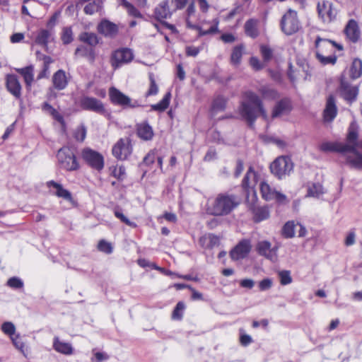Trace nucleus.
<instances>
[{"label":"nucleus","mask_w":362,"mask_h":362,"mask_svg":"<svg viewBox=\"0 0 362 362\" xmlns=\"http://www.w3.org/2000/svg\"><path fill=\"white\" fill-rule=\"evenodd\" d=\"M80 106L83 110L97 113H103L105 112L103 103L100 100L93 97H83L80 100Z\"/></svg>","instance_id":"obj_18"},{"label":"nucleus","mask_w":362,"mask_h":362,"mask_svg":"<svg viewBox=\"0 0 362 362\" xmlns=\"http://www.w3.org/2000/svg\"><path fill=\"white\" fill-rule=\"evenodd\" d=\"M108 173L110 177L116 179L117 182H123L127 177L126 168L123 165H112L108 168Z\"/></svg>","instance_id":"obj_31"},{"label":"nucleus","mask_w":362,"mask_h":362,"mask_svg":"<svg viewBox=\"0 0 362 362\" xmlns=\"http://www.w3.org/2000/svg\"><path fill=\"white\" fill-rule=\"evenodd\" d=\"M340 89L344 99L350 103L354 101L358 95V90L356 86H350L344 78L342 74L340 81Z\"/></svg>","instance_id":"obj_21"},{"label":"nucleus","mask_w":362,"mask_h":362,"mask_svg":"<svg viewBox=\"0 0 362 362\" xmlns=\"http://www.w3.org/2000/svg\"><path fill=\"white\" fill-rule=\"evenodd\" d=\"M258 286L261 291L269 290L272 286V281L269 278L264 279L259 282Z\"/></svg>","instance_id":"obj_60"},{"label":"nucleus","mask_w":362,"mask_h":362,"mask_svg":"<svg viewBox=\"0 0 362 362\" xmlns=\"http://www.w3.org/2000/svg\"><path fill=\"white\" fill-rule=\"evenodd\" d=\"M1 329L5 334L8 335L11 338V337H14V335H16V327L11 322H4L1 325Z\"/></svg>","instance_id":"obj_51"},{"label":"nucleus","mask_w":362,"mask_h":362,"mask_svg":"<svg viewBox=\"0 0 362 362\" xmlns=\"http://www.w3.org/2000/svg\"><path fill=\"white\" fill-rule=\"evenodd\" d=\"M62 40L64 44H69L73 40L72 31L70 28H64Z\"/></svg>","instance_id":"obj_58"},{"label":"nucleus","mask_w":362,"mask_h":362,"mask_svg":"<svg viewBox=\"0 0 362 362\" xmlns=\"http://www.w3.org/2000/svg\"><path fill=\"white\" fill-rule=\"evenodd\" d=\"M173 6H169V0H164L160 2L155 8V16L158 20H163L171 16L175 11H173Z\"/></svg>","instance_id":"obj_26"},{"label":"nucleus","mask_w":362,"mask_h":362,"mask_svg":"<svg viewBox=\"0 0 362 362\" xmlns=\"http://www.w3.org/2000/svg\"><path fill=\"white\" fill-rule=\"evenodd\" d=\"M259 91L264 98L274 100L279 96L276 90L267 86L262 87Z\"/></svg>","instance_id":"obj_48"},{"label":"nucleus","mask_w":362,"mask_h":362,"mask_svg":"<svg viewBox=\"0 0 362 362\" xmlns=\"http://www.w3.org/2000/svg\"><path fill=\"white\" fill-rule=\"evenodd\" d=\"M243 100L238 107V112L246 121L250 128L253 129L255 121L259 116L267 119V112L259 97L250 90L243 93Z\"/></svg>","instance_id":"obj_1"},{"label":"nucleus","mask_w":362,"mask_h":362,"mask_svg":"<svg viewBox=\"0 0 362 362\" xmlns=\"http://www.w3.org/2000/svg\"><path fill=\"white\" fill-rule=\"evenodd\" d=\"M93 54V48L85 45H81L78 47L75 51V55L77 57H88L89 58H92Z\"/></svg>","instance_id":"obj_49"},{"label":"nucleus","mask_w":362,"mask_h":362,"mask_svg":"<svg viewBox=\"0 0 362 362\" xmlns=\"http://www.w3.org/2000/svg\"><path fill=\"white\" fill-rule=\"evenodd\" d=\"M207 236L208 243L206 244V248H213L214 246L219 244V238L217 235L210 233Z\"/></svg>","instance_id":"obj_59"},{"label":"nucleus","mask_w":362,"mask_h":362,"mask_svg":"<svg viewBox=\"0 0 362 362\" xmlns=\"http://www.w3.org/2000/svg\"><path fill=\"white\" fill-rule=\"evenodd\" d=\"M134 58L132 49L128 48H122L115 51L111 57L112 65L113 66H120L130 62Z\"/></svg>","instance_id":"obj_16"},{"label":"nucleus","mask_w":362,"mask_h":362,"mask_svg":"<svg viewBox=\"0 0 362 362\" xmlns=\"http://www.w3.org/2000/svg\"><path fill=\"white\" fill-rule=\"evenodd\" d=\"M349 148L348 152L352 153L354 156H346V163L352 168L362 170V153L355 149L354 146L351 148L349 146Z\"/></svg>","instance_id":"obj_27"},{"label":"nucleus","mask_w":362,"mask_h":362,"mask_svg":"<svg viewBox=\"0 0 362 362\" xmlns=\"http://www.w3.org/2000/svg\"><path fill=\"white\" fill-rule=\"evenodd\" d=\"M7 286L13 288H21L23 287V282L19 278L13 276L8 280Z\"/></svg>","instance_id":"obj_57"},{"label":"nucleus","mask_w":362,"mask_h":362,"mask_svg":"<svg viewBox=\"0 0 362 362\" xmlns=\"http://www.w3.org/2000/svg\"><path fill=\"white\" fill-rule=\"evenodd\" d=\"M158 151L156 148H153L150 150L148 153L144 157L143 160L141 163L145 165L146 166L152 165L156 159Z\"/></svg>","instance_id":"obj_50"},{"label":"nucleus","mask_w":362,"mask_h":362,"mask_svg":"<svg viewBox=\"0 0 362 362\" xmlns=\"http://www.w3.org/2000/svg\"><path fill=\"white\" fill-rule=\"evenodd\" d=\"M81 156L83 162L91 169L101 172L105 167V158L102 153L90 148L81 149Z\"/></svg>","instance_id":"obj_6"},{"label":"nucleus","mask_w":362,"mask_h":362,"mask_svg":"<svg viewBox=\"0 0 362 362\" xmlns=\"http://www.w3.org/2000/svg\"><path fill=\"white\" fill-rule=\"evenodd\" d=\"M281 28L282 31L287 35H291L298 32L300 28V23L296 11L291 8L288 10L281 18Z\"/></svg>","instance_id":"obj_8"},{"label":"nucleus","mask_w":362,"mask_h":362,"mask_svg":"<svg viewBox=\"0 0 362 362\" xmlns=\"http://www.w3.org/2000/svg\"><path fill=\"white\" fill-rule=\"evenodd\" d=\"M317 11L320 17L325 23H329L336 18L337 10L329 1H322L317 4Z\"/></svg>","instance_id":"obj_15"},{"label":"nucleus","mask_w":362,"mask_h":362,"mask_svg":"<svg viewBox=\"0 0 362 362\" xmlns=\"http://www.w3.org/2000/svg\"><path fill=\"white\" fill-rule=\"evenodd\" d=\"M126 10H127V11L128 12V13L130 16H132L136 17V18H141V13L132 4H130V6L127 8H126Z\"/></svg>","instance_id":"obj_63"},{"label":"nucleus","mask_w":362,"mask_h":362,"mask_svg":"<svg viewBox=\"0 0 362 362\" xmlns=\"http://www.w3.org/2000/svg\"><path fill=\"white\" fill-rule=\"evenodd\" d=\"M324 194V189L322 185L320 182H313L308 187V197H318Z\"/></svg>","instance_id":"obj_39"},{"label":"nucleus","mask_w":362,"mask_h":362,"mask_svg":"<svg viewBox=\"0 0 362 362\" xmlns=\"http://www.w3.org/2000/svg\"><path fill=\"white\" fill-rule=\"evenodd\" d=\"M280 284L283 286H286L290 284L292 282V277L291 276V272L288 270H283L280 271L278 273Z\"/></svg>","instance_id":"obj_54"},{"label":"nucleus","mask_w":362,"mask_h":362,"mask_svg":"<svg viewBox=\"0 0 362 362\" xmlns=\"http://www.w3.org/2000/svg\"><path fill=\"white\" fill-rule=\"evenodd\" d=\"M98 32L105 36L112 37L117 33V27L109 21L103 20L98 27Z\"/></svg>","instance_id":"obj_32"},{"label":"nucleus","mask_w":362,"mask_h":362,"mask_svg":"<svg viewBox=\"0 0 362 362\" xmlns=\"http://www.w3.org/2000/svg\"><path fill=\"white\" fill-rule=\"evenodd\" d=\"M251 249L250 240L243 239L230 251V257L234 261L243 259L249 255Z\"/></svg>","instance_id":"obj_14"},{"label":"nucleus","mask_w":362,"mask_h":362,"mask_svg":"<svg viewBox=\"0 0 362 362\" xmlns=\"http://www.w3.org/2000/svg\"><path fill=\"white\" fill-rule=\"evenodd\" d=\"M240 203V199L235 194L226 192L219 193L214 199L209 200L206 211L209 214L216 216H227Z\"/></svg>","instance_id":"obj_2"},{"label":"nucleus","mask_w":362,"mask_h":362,"mask_svg":"<svg viewBox=\"0 0 362 362\" xmlns=\"http://www.w3.org/2000/svg\"><path fill=\"white\" fill-rule=\"evenodd\" d=\"M213 25L210 27L208 30H202L199 26L197 25V28H195V30H199V35L200 36L206 35L209 34H214L218 31V25L219 23V21L218 18H214L212 21Z\"/></svg>","instance_id":"obj_47"},{"label":"nucleus","mask_w":362,"mask_h":362,"mask_svg":"<svg viewBox=\"0 0 362 362\" xmlns=\"http://www.w3.org/2000/svg\"><path fill=\"white\" fill-rule=\"evenodd\" d=\"M6 88L16 99L21 98V86L16 75L8 74L6 76Z\"/></svg>","instance_id":"obj_20"},{"label":"nucleus","mask_w":362,"mask_h":362,"mask_svg":"<svg viewBox=\"0 0 362 362\" xmlns=\"http://www.w3.org/2000/svg\"><path fill=\"white\" fill-rule=\"evenodd\" d=\"M257 201L252 200V198L245 200L249 211L252 214V221L257 223L267 220L270 217V208L268 205L258 206Z\"/></svg>","instance_id":"obj_10"},{"label":"nucleus","mask_w":362,"mask_h":362,"mask_svg":"<svg viewBox=\"0 0 362 362\" xmlns=\"http://www.w3.org/2000/svg\"><path fill=\"white\" fill-rule=\"evenodd\" d=\"M80 40L90 45V47L95 46L98 43V39L95 33H83L80 35Z\"/></svg>","instance_id":"obj_43"},{"label":"nucleus","mask_w":362,"mask_h":362,"mask_svg":"<svg viewBox=\"0 0 362 362\" xmlns=\"http://www.w3.org/2000/svg\"><path fill=\"white\" fill-rule=\"evenodd\" d=\"M337 115V107L334 95H329L327 98L325 108L323 111V119L326 122H332Z\"/></svg>","instance_id":"obj_23"},{"label":"nucleus","mask_w":362,"mask_h":362,"mask_svg":"<svg viewBox=\"0 0 362 362\" xmlns=\"http://www.w3.org/2000/svg\"><path fill=\"white\" fill-rule=\"evenodd\" d=\"M87 134V128L83 124L78 125L73 132L74 139L78 142H83Z\"/></svg>","instance_id":"obj_42"},{"label":"nucleus","mask_w":362,"mask_h":362,"mask_svg":"<svg viewBox=\"0 0 362 362\" xmlns=\"http://www.w3.org/2000/svg\"><path fill=\"white\" fill-rule=\"evenodd\" d=\"M185 308V303L183 301H179L172 312L171 318L173 320H182Z\"/></svg>","instance_id":"obj_40"},{"label":"nucleus","mask_w":362,"mask_h":362,"mask_svg":"<svg viewBox=\"0 0 362 362\" xmlns=\"http://www.w3.org/2000/svg\"><path fill=\"white\" fill-rule=\"evenodd\" d=\"M11 339L15 348L19 350L24 356H27L26 346L20 334H18L14 335V337H11Z\"/></svg>","instance_id":"obj_45"},{"label":"nucleus","mask_w":362,"mask_h":362,"mask_svg":"<svg viewBox=\"0 0 362 362\" xmlns=\"http://www.w3.org/2000/svg\"><path fill=\"white\" fill-rule=\"evenodd\" d=\"M170 99L171 93L170 91H168L164 95L163 98L159 103L151 105V110L159 112H164L168 108L170 103Z\"/></svg>","instance_id":"obj_36"},{"label":"nucleus","mask_w":362,"mask_h":362,"mask_svg":"<svg viewBox=\"0 0 362 362\" xmlns=\"http://www.w3.org/2000/svg\"><path fill=\"white\" fill-rule=\"evenodd\" d=\"M258 24L259 21L257 19L247 21L244 26L245 34L252 38H256L259 35Z\"/></svg>","instance_id":"obj_35"},{"label":"nucleus","mask_w":362,"mask_h":362,"mask_svg":"<svg viewBox=\"0 0 362 362\" xmlns=\"http://www.w3.org/2000/svg\"><path fill=\"white\" fill-rule=\"evenodd\" d=\"M57 158L59 168L64 170L73 172L81 168L80 161L75 150L70 146H65L59 148L57 153Z\"/></svg>","instance_id":"obj_3"},{"label":"nucleus","mask_w":362,"mask_h":362,"mask_svg":"<svg viewBox=\"0 0 362 362\" xmlns=\"http://www.w3.org/2000/svg\"><path fill=\"white\" fill-rule=\"evenodd\" d=\"M260 52H261L263 59L265 62L270 61L273 57V50L268 45H261L260 46Z\"/></svg>","instance_id":"obj_56"},{"label":"nucleus","mask_w":362,"mask_h":362,"mask_svg":"<svg viewBox=\"0 0 362 362\" xmlns=\"http://www.w3.org/2000/svg\"><path fill=\"white\" fill-rule=\"evenodd\" d=\"M188 0H171L173 11L181 10L185 7Z\"/></svg>","instance_id":"obj_62"},{"label":"nucleus","mask_w":362,"mask_h":362,"mask_svg":"<svg viewBox=\"0 0 362 362\" xmlns=\"http://www.w3.org/2000/svg\"><path fill=\"white\" fill-rule=\"evenodd\" d=\"M20 74L23 76L24 81L28 86H30L33 81L34 74L33 73V69H17Z\"/></svg>","instance_id":"obj_55"},{"label":"nucleus","mask_w":362,"mask_h":362,"mask_svg":"<svg viewBox=\"0 0 362 362\" xmlns=\"http://www.w3.org/2000/svg\"><path fill=\"white\" fill-rule=\"evenodd\" d=\"M46 186L49 189L50 193L53 195L62 198L66 201L72 202L74 201L71 193L66 189H64L62 185L55 182L54 180H49L46 182Z\"/></svg>","instance_id":"obj_17"},{"label":"nucleus","mask_w":362,"mask_h":362,"mask_svg":"<svg viewBox=\"0 0 362 362\" xmlns=\"http://www.w3.org/2000/svg\"><path fill=\"white\" fill-rule=\"evenodd\" d=\"M281 235L285 238H292L295 236V223L293 221H287L284 225Z\"/></svg>","instance_id":"obj_41"},{"label":"nucleus","mask_w":362,"mask_h":362,"mask_svg":"<svg viewBox=\"0 0 362 362\" xmlns=\"http://www.w3.org/2000/svg\"><path fill=\"white\" fill-rule=\"evenodd\" d=\"M148 78H149L150 84H149V88H148V90L145 93L146 98H148L151 95H157L158 93V90H159L158 86L156 84V80L154 78L153 74L149 73Z\"/></svg>","instance_id":"obj_46"},{"label":"nucleus","mask_w":362,"mask_h":362,"mask_svg":"<svg viewBox=\"0 0 362 362\" xmlns=\"http://www.w3.org/2000/svg\"><path fill=\"white\" fill-rule=\"evenodd\" d=\"M195 2L197 3L200 11L202 13H206L209 8V4L207 0H193L187 6L185 11V21L187 28H195L197 25L192 22V18L194 17L196 13Z\"/></svg>","instance_id":"obj_12"},{"label":"nucleus","mask_w":362,"mask_h":362,"mask_svg":"<svg viewBox=\"0 0 362 362\" xmlns=\"http://www.w3.org/2000/svg\"><path fill=\"white\" fill-rule=\"evenodd\" d=\"M228 103V98L222 95H216L214 97L210 107V113L214 116L218 112L226 110Z\"/></svg>","instance_id":"obj_28"},{"label":"nucleus","mask_w":362,"mask_h":362,"mask_svg":"<svg viewBox=\"0 0 362 362\" xmlns=\"http://www.w3.org/2000/svg\"><path fill=\"white\" fill-rule=\"evenodd\" d=\"M97 249L99 251L103 252L105 254H111L113 250L112 244L110 243L107 242L105 240H99L97 245Z\"/></svg>","instance_id":"obj_53"},{"label":"nucleus","mask_w":362,"mask_h":362,"mask_svg":"<svg viewBox=\"0 0 362 362\" xmlns=\"http://www.w3.org/2000/svg\"><path fill=\"white\" fill-rule=\"evenodd\" d=\"M133 148L128 137L119 139L112 146V154L119 160H126L132 155Z\"/></svg>","instance_id":"obj_9"},{"label":"nucleus","mask_w":362,"mask_h":362,"mask_svg":"<svg viewBox=\"0 0 362 362\" xmlns=\"http://www.w3.org/2000/svg\"><path fill=\"white\" fill-rule=\"evenodd\" d=\"M292 110L291 101L288 98H283L280 100L273 108L272 117H279L282 115H288Z\"/></svg>","instance_id":"obj_22"},{"label":"nucleus","mask_w":362,"mask_h":362,"mask_svg":"<svg viewBox=\"0 0 362 362\" xmlns=\"http://www.w3.org/2000/svg\"><path fill=\"white\" fill-rule=\"evenodd\" d=\"M259 191L262 198L265 201L269 202L274 199L278 203H284L286 200V195L276 190L265 181L260 182Z\"/></svg>","instance_id":"obj_11"},{"label":"nucleus","mask_w":362,"mask_h":362,"mask_svg":"<svg viewBox=\"0 0 362 362\" xmlns=\"http://www.w3.org/2000/svg\"><path fill=\"white\" fill-rule=\"evenodd\" d=\"M109 97L110 102L115 105H119L123 107H136L138 106L136 103H132V100L129 97L124 95L119 90L115 87H111L109 89Z\"/></svg>","instance_id":"obj_13"},{"label":"nucleus","mask_w":362,"mask_h":362,"mask_svg":"<svg viewBox=\"0 0 362 362\" xmlns=\"http://www.w3.org/2000/svg\"><path fill=\"white\" fill-rule=\"evenodd\" d=\"M76 8H83L87 15H93L98 12L102 8L100 0H78L76 4Z\"/></svg>","instance_id":"obj_19"},{"label":"nucleus","mask_w":362,"mask_h":362,"mask_svg":"<svg viewBox=\"0 0 362 362\" xmlns=\"http://www.w3.org/2000/svg\"><path fill=\"white\" fill-rule=\"evenodd\" d=\"M315 46L317 49V52L316 53L317 59L322 65H334L337 60V58L334 55L330 54L328 56H325L323 54L324 49H329L331 52L333 51V49L335 48H337L339 50L342 49V46L341 45H338L333 41L322 39L320 37H317L316 39Z\"/></svg>","instance_id":"obj_4"},{"label":"nucleus","mask_w":362,"mask_h":362,"mask_svg":"<svg viewBox=\"0 0 362 362\" xmlns=\"http://www.w3.org/2000/svg\"><path fill=\"white\" fill-rule=\"evenodd\" d=\"M136 130L138 137L141 140L151 141L153 138V128L146 121L137 124Z\"/></svg>","instance_id":"obj_25"},{"label":"nucleus","mask_w":362,"mask_h":362,"mask_svg":"<svg viewBox=\"0 0 362 362\" xmlns=\"http://www.w3.org/2000/svg\"><path fill=\"white\" fill-rule=\"evenodd\" d=\"M52 347L57 352L66 356H70L74 353L72 345L61 341L58 337H54Z\"/></svg>","instance_id":"obj_30"},{"label":"nucleus","mask_w":362,"mask_h":362,"mask_svg":"<svg viewBox=\"0 0 362 362\" xmlns=\"http://www.w3.org/2000/svg\"><path fill=\"white\" fill-rule=\"evenodd\" d=\"M271 247L272 245L269 241H261L259 242L257 245V251L259 255L269 258L272 250Z\"/></svg>","instance_id":"obj_38"},{"label":"nucleus","mask_w":362,"mask_h":362,"mask_svg":"<svg viewBox=\"0 0 362 362\" xmlns=\"http://www.w3.org/2000/svg\"><path fill=\"white\" fill-rule=\"evenodd\" d=\"M344 33L350 41L357 42L360 37V30L357 22L353 19L349 20L345 27Z\"/></svg>","instance_id":"obj_29"},{"label":"nucleus","mask_w":362,"mask_h":362,"mask_svg":"<svg viewBox=\"0 0 362 362\" xmlns=\"http://www.w3.org/2000/svg\"><path fill=\"white\" fill-rule=\"evenodd\" d=\"M294 164L288 156H278L269 165L271 173L277 179L282 180L293 171Z\"/></svg>","instance_id":"obj_5"},{"label":"nucleus","mask_w":362,"mask_h":362,"mask_svg":"<svg viewBox=\"0 0 362 362\" xmlns=\"http://www.w3.org/2000/svg\"><path fill=\"white\" fill-rule=\"evenodd\" d=\"M356 242V233L354 230L349 232L345 240L344 245L347 247L353 245Z\"/></svg>","instance_id":"obj_61"},{"label":"nucleus","mask_w":362,"mask_h":362,"mask_svg":"<svg viewBox=\"0 0 362 362\" xmlns=\"http://www.w3.org/2000/svg\"><path fill=\"white\" fill-rule=\"evenodd\" d=\"M51 37L52 36L49 31L42 29L37 33L35 39V44L45 48L47 47Z\"/></svg>","instance_id":"obj_37"},{"label":"nucleus","mask_w":362,"mask_h":362,"mask_svg":"<svg viewBox=\"0 0 362 362\" xmlns=\"http://www.w3.org/2000/svg\"><path fill=\"white\" fill-rule=\"evenodd\" d=\"M319 150L322 152L327 153V152H337V153H345L348 152L350 150L349 146L347 145H344L343 143L340 142H331V141H325L322 143L319 147Z\"/></svg>","instance_id":"obj_24"},{"label":"nucleus","mask_w":362,"mask_h":362,"mask_svg":"<svg viewBox=\"0 0 362 362\" xmlns=\"http://www.w3.org/2000/svg\"><path fill=\"white\" fill-rule=\"evenodd\" d=\"M53 84L57 90L64 89L68 84V78L62 69H59L52 77Z\"/></svg>","instance_id":"obj_34"},{"label":"nucleus","mask_w":362,"mask_h":362,"mask_svg":"<svg viewBox=\"0 0 362 362\" xmlns=\"http://www.w3.org/2000/svg\"><path fill=\"white\" fill-rule=\"evenodd\" d=\"M358 131L357 128L353 125H351L348 129V132L346 137V144L344 145H347L351 148L354 146L355 149L359 148V142L358 140Z\"/></svg>","instance_id":"obj_33"},{"label":"nucleus","mask_w":362,"mask_h":362,"mask_svg":"<svg viewBox=\"0 0 362 362\" xmlns=\"http://www.w3.org/2000/svg\"><path fill=\"white\" fill-rule=\"evenodd\" d=\"M244 48L245 47L243 45L235 46L233 48L230 56V60L233 65H238L240 63L244 52Z\"/></svg>","instance_id":"obj_44"},{"label":"nucleus","mask_w":362,"mask_h":362,"mask_svg":"<svg viewBox=\"0 0 362 362\" xmlns=\"http://www.w3.org/2000/svg\"><path fill=\"white\" fill-rule=\"evenodd\" d=\"M258 180V173L254 170L252 166H250L241 183V186L246 193V200L252 198V200L257 201L255 187Z\"/></svg>","instance_id":"obj_7"},{"label":"nucleus","mask_w":362,"mask_h":362,"mask_svg":"<svg viewBox=\"0 0 362 362\" xmlns=\"http://www.w3.org/2000/svg\"><path fill=\"white\" fill-rule=\"evenodd\" d=\"M114 215L116 218H119L122 223H125L126 225L134 228L137 227L136 223L131 221L118 209H115L114 210Z\"/></svg>","instance_id":"obj_52"},{"label":"nucleus","mask_w":362,"mask_h":362,"mask_svg":"<svg viewBox=\"0 0 362 362\" xmlns=\"http://www.w3.org/2000/svg\"><path fill=\"white\" fill-rule=\"evenodd\" d=\"M50 115L53 117L54 119L59 122L61 124L64 125L65 122L64 117L56 110L54 109L51 113Z\"/></svg>","instance_id":"obj_64"}]
</instances>
